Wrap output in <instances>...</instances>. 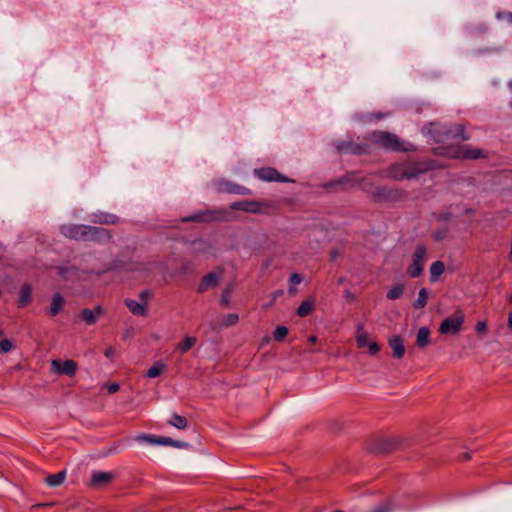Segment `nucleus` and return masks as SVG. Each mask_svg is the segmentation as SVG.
<instances>
[{"label":"nucleus","instance_id":"1","mask_svg":"<svg viewBox=\"0 0 512 512\" xmlns=\"http://www.w3.org/2000/svg\"><path fill=\"white\" fill-rule=\"evenodd\" d=\"M60 231L64 236L76 240H102L110 238L106 229L85 225H62Z\"/></svg>","mask_w":512,"mask_h":512},{"label":"nucleus","instance_id":"2","mask_svg":"<svg viewBox=\"0 0 512 512\" xmlns=\"http://www.w3.org/2000/svg\"><path fill=\"white\" fill-rule=\"evenodd\" d=\"M369 140L379 147L394 152H408L414 150V146L411 143L405 142L397 135L385 131H375L371 133Z\"/></svg>","mask_w":512,"mask_h":512},{"label":"nucleus","instance_id":"3","mask_svg":"<svg viewBox=\"0 0 512 512\" xmlns=\"http://www.w3.org/2000/svg\"><path fill=\"white\" fill-rule=\"evenodd\" d=\"M422 173V170L416 164L413 163H395L387 169V177L401 181L404 179H413L418 177Z\"/></svg>","mask_w":512,"mask_h":512},{"label":"nucleus","instance_id":"4","mask_svg":"<svg viewBox=\"0 0 512 512\" xmlns=\"http://www.w3.org/2000/svg\"><path fill=\"white\" fill-rule=\"evenodd\" d=\"M234 210H240L253 214H264L268 215L272 213L274 210V205L266 202H258V201H237L231 204L230 206Z\"/></svg>","mask_w":512,"mask_h":512},{"label":"nucleus","instance_id":"5","mask_svg":"<svg viewBox=\"0 0 512 512\" xmlns=\"http://www.w3.org/2000/svg\"><path fill=\"white\" fill-rule=\"evenodd\" d=\"M426 255L427 250L425 246L418 245L412 256V263L408 267V274L411 278H416L422 273L426 263Z\"/></svg>","mask_w":512,"mask_h":512},{"label":"nucleus","instance_id":"6","mask_svg":"<svg viewBox=\"0 0 512 512\" xmlns=\"http://www.w3.org/2000/svg\"><path fill=\"white\" fill-rule=\"evenodd\" d=\"M463 322L464 314L459 310L453 316L442 321L439 331L441 334H457L461 330Z\"/></svg>","mask_w":512,"mask_h":512},{"label":"nucleus","instance_id":"7","mask_svg":"<svg viewBox=\"0 0 512 512\" xmlns=\"http://www.w3.org/2000/svg\"><path fill=\"white\" fill-rule=\"evenodd\" d=\"M446 155L458 159H478L484 156L482 150L472 149L468 145L448 148Z\"/></svg>","mask_w":512,"mask_h":512},{"label":"nucleus","instance_id":"8","mask_svg":"<svg viewBox=\"0 0 512 512\" xmlns=\"http://www.w3.org/2000/svg\"><path fill=\"white\" fill-rule=\"evenodd\" d=\"M255 174L257 177L264 181H275V182H288L289 180L282 176L276 169L274 168H261L255 170Z\"/></svg>","mask_w":512,"mask_h":512},{"label":"nucleus","instance_id":"9","mask_svg":"<svg viewBox=\"0 0 512 512\" xmlns=\"http://www.w3.org/2000/svg\"><path fill=\"white\" fill-rule=\"evenodd\" d=\"M221 278L220 272H211L203 277L200 281L197 291L203 293L209 289L215 288L219 284Z\"/></svg>","mask_w":512,"mask_h":512},{"label":"nucleus","instance_id":"10","mask_svg":"<svg viewBox=\"0 0 512 512\" xmlns=\"http://www.w3.org/2000/svg\"><path fill=\"white\" fill-rule=\"evenodd\" d=\"M52 365L57 372L68 376H73L77 371V364L73 360H65L63 362L53 360Z\"/></svg>","mask_w":512,"mask_h":512},{"label":"nucleus","instance_id":"11","mask_svg":"<svg viewBox=\"0 0 512 512\" xmlns=\"http://www.w3.org/2000/svg\"><path fill=\"white\" fill-rule=\"evenodd\" d=\"M103 313V308L98 305L94 309H83L81 311V317L87 325H94Z\"/></svg>","mask_w":512,"mask_h":512},{"label":"nucleus","instance_id":"12","mask_svg":"<svg viewBox=\"0 0 512 512\" xmlns=\"http://www.w3.org/2000/svg\"><path fill=\"white\" fill-rule=\"evenodd\" d=\"M389 345L395 358H401L405 354L404 342L400 336L395 335L391 337Z\"/></svg>","mask_w":512,"mask_h":512},{"label":"nucleus","instance_id":"13","mask_svg":"<svg viewBox=\"0 0 512 512\" xmlns=\"http://www.w3.org/2000/svg\"><path fill=\"white\" fill-rule=\"evenodd\" d=\"M113 478V473L104 471H94L91 477V485L102 486Z\"/></svg>","mask_w":512,"mask_h":512},{"label":"nucleus","instance_id":"14","mask_svg":"<svg viewBox=\"0 0 512 512\" xmlns=\"http://www.w3.org/2000/svg\"><path fill=\"white\" fill-rule=\"evenodd\" d=\"M92 221L100 224H115L118 222V217L114 214L98 212L93 214Z\"/></svg>","mask_w":512,"mask_h":512},{"label":"nucleus","instance_id":"15","mask_svg":"<svg viewBox=\"0 0 512 512\" xmlns=\"http://www.w3.org/2000/svg\"><path fill=\"white\" fill-rule=\"evenodd\" d=\"M64 298L60 293H55L51 300V305L49 308V314L50 316H56L58 313H60L64 307Z\"/></svg>","mask_w":512,"mask_h":512},{"label":"nucleus","instance_id":"16","mask_svg":"<svg viewBox=\"0 0 512 512\" xmlns=\"http://www.w3.org/2000/svg\"><path fill=\"white\" fill-rule=\"evenodd\" d=\"M430 344V330L428 327L419 328L416 335V345L419 348H425Z\"/></svg>","mask_w":512,"mask_h":512},{"label":"nucleus","instance_id":"17","mask_svg":"<svg viewBox=\"0 0 512 512\" xmlns=\"http://www.w3.org/2000/svg\"><path fill=\"white\" fill-rule=\"evenodd\" d=\"M32 299V288L30 285L25 284L20 288L18 297V306L24 307L30 303Z\"/></svg>","mask_w":512,"mask_h":512},{"label":"nucleus","instance_id":"18","mask_svg":"<svg viewBox=\"0 0 512 512\" xmlns=\"http://www.w3.org/2000/svg\"><path fill=\"white\" fill-rule=\"evenodd\" d=\"M125 304L128 309L136 316H145L147 314V309L144 304L139 303L133 299L125 300Z\"/></svg>","mask_w":512,"mask_h":512},{"label":"nucleus","instance_id":"19","mask_svg":"<svg viewBox=\"0 0 512 512\" xmlns=\"http://www.w3.org/2000/svg\"><path fill=\"white\" fill-rule=\"evenodd\" d=\"M315 299L313 297L305 299L298 307L297 314L300 317L308 316L314 309Z\"/></svg>","mask_w":512,"mask_h":512},{"label":"nucleus","instance_id":"20","mask_svg":"<svg viewBox=\"0 0 512 512\" xmlns=\"http://www.w3.org/2000/svg\"><path fill=\"white\" fill-rule=\"evenodd\" d=\"M445 271V265L442 261H435L430 266V281L435 282Z\"/></svg>","mask_w":512,"mask_h":512},{"label":"nucleus","instance_id":"21","mask_svg":"<svg viewBox=\"0 0 512 512\" xmlns=\"http://www.w3.org/2000/svg\"><path fill=\"white\" fill-rule=\"evenodd\" d=\"M65 478H66V472L60 471L56 474L48 475L45 478V482L50 487H57L64 482Z\"/></svg>","mask_w":512,"mask_h":512},{"label":"nucleus","instance_id":"22","mask_svg":"<svg viewBox=\"0 0 512 512\" xmlns=\"http://www.w3.org/2000/svg\"><path fill=\"white\" fill-rule=\"evenodd\" d=\"M167 369V365L162 361L155 362L146 372L148 378H156Z\"/></svg>","mask_w":512,"mask_h":512},{"label":"nucleus","instance_id":"23","mask_svg":"<svg viewBox=\"0 0 512 512\" xmlns=\"http://www.w3.org/2000/svg\"><path fill=\"white\" fill-rule=\"evenodd\" d=\"M168 423L179 430H184L188 425L186 418L176 413L171 415Z\"/></svg>","mask_w":512,"mask_h":512},{"label":"nucleus","instance_id":"24","mask_svg":"<svg viewBox=\"0 0 512 512\" xmlns=\"http://www.w3.org/2000/svg\"><path fill=\"white\" fill-rule=\"evenodd\" d=\"M356 342L359 348H364L368 344V333L364 330L362 324L357 325Z\"/></svg>","mask_w":512,"mask_h":512},{"label":"nucleus","instance_id":"25","mask_svg":"<svg viewBox=\"0 0 512 512\" xmlns=\"http://www.w3.org/2000/svg\"><path fill=\"white\" fill-rule=\"evenodd\" d=\"M446 135L448 139H468V137L464 135V126L462 125H455L453 129H450L446 132Z\"/></svg>","mask_w":512,"mask_h":512},{"label":"nucleus","instance_id":"26","mask_svg":"<svg viewBox=\"0 0 512 512\" xmlns=\"http://www.w3.org/2000/svg\"><path fill=\"white\" fill-rule=\"evenodd\" d=\"M196 341V338L193 336L185 337L182 342L176 345V350L180 353H186L196 344Z\"/></svg>","mask_w":512,"mask_h":512},{"label":"nucleus","instance_id":"27","mask_svg":"<svg viewBox=\"0 0 512 512\" xmlns=\"http://www.w3.org/2000/svg\"><path fill=\"white\" fill-rule=\"evenodd\" d=\"M157 445H170V446H174V447H177V448H185L188 446V443L186 442H180V441H175L169 437H159L157 438Z\"/></svg>","mask_w":512,"mask_h":512},{"label":"nucleus","instance_id":"28","mask_svg":"<svg viewBox=\"0 0 512 512\" xmlns=\"http://www.w3.org/2000/svg\"><path fill=\"white\" fill-rule=\"evenodd\" d=\"M428 300V291L425 288L420 289L418 297L415 300L413 306L416 309H421L426 306Z\"/></svg>","mask_w":512,"mask_h":512},{"label":"nucleus","instance_id":"29","mask_svg":"<svg viewBox=\"0 0 512 512\" xmlns=\"http://www.w3.org/2000/svg\"><path fill=\"white\" fill-rule=\"evenodd\" d=\"M403 294V285L401 284H397V285H394L392 286L386 296L388 299L390 300H396V299H399Z\"/></svg>","mask_w":512,"mask_h":512},{"label":"nucleus","instance_id":"30","mask_svg":"<svg viewBox=\"0 0 512 512\" xmlns=\"http://www.w3.org/2000/svg\"><path fill=\"white\" fill-rule=\"evenodd\" d=\"M288 334V328L285 327V326H277L274 333H273V337L276 341H282Z\"/></svg>","mask_w":512,"mask_h":512},{"label":"nucleus","instance_id":"31","mask_svg":"<svg viewBox=\"0 0 512 512\" xmlns=\"http://www.w3.org/2000/svg\"><path fill=\"white\" fill-rule=\"evenodd\" d=\"M302 281H303V278H302V276L300 274L293 273L290 276V284H291V286L289 287V292L291 294L296 293V289L294 288V286L299 285Z\"/></svg>","mask_w":512,"mask_h":512},{"label":"nucleus","instance_id":"32","mask_svg":"<svg viewBox=\"0 0 512 512\" xmlns=\"http://www.w3.org/2000/svg\"><path fill=\"white\" fill-rule=\"evenodd\" d=\"M239 320V317L235 313H230L224 316L222 319V325L229 327L235 325Z\"/></svg>","mask_w":512,"mask_h":512},{"label":"nucleus","instance_id":"33","mask_svg":"<svg viewBox=\"0 0 512 512\" xmlns=\"http://www.w3.org/2000/svg\"><path fill=\"white\" fill-rule=\"evenodd\" d=\"M14 348L13 342L9 339L0 341V353H8Z\"/></svg>","mask_w":512,"mask_h":512},{"label":"nucleus","instance_id":"34","mask_svg":"<svg viewBox=\"0 0 512 512\" xmlns=\"http://www.w3.org/2000/svg\"><path fill=\"white\" fill-rule=\"evenodd\" d=\"M136 440L139 442H147L149 444L155 445L157 443V437H154L149 434H140L136 436Z\"/></svg>","mask_w":512,"mask_h":512},{"label":"nucleus","instance_id":"35","mask_svg":"<svg viewBox=\"0 0 512 512\" xmlns=\"http://www.w3.org/2000/svg\"><path fill=\"white\" fill-rule=\"evenodd\" d=\"M496 18L498 20L506 19L508 23L512 24V12H497Z\"/></svg>","mask_w":512,"mask_h":512},{"label":"nucleus","instance_id":"36","mask_svg":"<svg viewBox=\"0 0 512 512\" xmlns=\"http://www.w3.org/2000/svg\"><path fill=\"white\" fill-rule=\"evenodd\" d=\"M369 349V354L375 355L379 352L380 347L376 342H368L367 346Z\"/></svg>","mask_w":512,"mask_h":512},{"label":"nucleus","instance_id":"37","mask_svg":"<svg viewBox=\"0 0 512 512\" xmlns=\"http://www.w3.org/2000/svg\"><path fill=\"white\" fill-rule=\"evenodd\" d=\"M207 217L204 214H195L189 218L183 219V221H206Z\"/></svg>","mask_w":512,"mask_h":512},{"label":"nucleus","instance_id":"38","mask_svg":"<svg viewBox=\"0 0 512 512\" xmlns=\"http://www.w3.org/2000/svg\"><path fill=\"white\" fill-rule=\"evenodd\" d=\"M475 329L477 333H484L487 330L486 321H478Z\"/></svg>","mask_w":512,"mask_h":512},{"label":"nucleus","instance_id":"39","mask_svg":"<svg viewBox=\"0 0 512 512\" xmlns=\"http://www.w3.org/2000/svg\"><path fill=\"white\" fill-rule=\"evenodd\" d=\"M115 354H116V351H115V348H114V347H108V348L104 351V355H105V357H107V358H108V359H110L111 361H113Z\"/></svg>","mask_w":512,"mask_h":512},{"label":"nucleus","instance_id":"40","mask_svg":"<svg viewBox=\"0 0 512 512\" xmlns=\"http://www.w3.org/2000/svg\"><path fill=\"white\" fill-rule=\"evenodd\" d=\"M390 511H391L390 505L382 504V505L378 506L377 508H375L374 510H372L371 512H390Z\"/></svg>","mask_w":512,"mask_h":512},{"label":"nucleus","instance_id":"41","mask_svg":"<svg viewBox=\"0 0 512 512\" xmlns=\"http://www.w3.org/2000/svg\"><path fill=\"white\" fill-rule=\"evenodd\" d=\"M119 384L118 383H110L107 385V390L110 394H114L119 390Z\"/></svg>","mask_w":512,"mask_h":512},{"label":"nucleus","instance_id":"42","mask_svg":"<svg viewBox=\"0 0 512 512\" xmlns=\"http://www.w3.org/2000/svg\"><path fill=\"white\" fill-rule=\"evenodd\" d=\"M226 190L232 193L244 194V191H242V189L238 186H231L226 188Z\"/></svg>","mask_w":512,"mask_h":512},{"label":"nucleus","instance_id":"43","mask_svg":"<svg viewBox=\"0 0 512 512\" xmlns=\"http://www.w3.org/2000/svg\"><path fill=\"white\" fill-rule=\"evenodd\" d=\"M221 304L226 305L228 303V298L225 295H222L221 297Z\"/></svg>","mask_w":512,"mask_h":512},{"label":"nucleus","instance_id":"44","mask_svg":"<svg viewBox=\"0 0 512 512\" xmlns=\"http://www.w3.org/2000/svg\"><path fill=\"white\" fill-rule=\"evenodd\" d=\"M508 327L512 329V312L508 316Z\"/></svg>","mask_w":512,"mask_h":512},{"label":"nucleus","instance_id":"45","mask_svg":"<svg viewBox=\"0 0 512 512\" xmlns=\"http://www.w3.org/2000/svg\"><path fill=\"white\" fill-rule=\"evenodd\" d=\"M434 124L433 123H430L429 124V127H424L423 131L424 132H427V133H431V127H433Z\"/></svg>","mask_w":512,"mask_h":512},{"label":"nucleus","instance_id":"46","mask_svg":"<svg viewBox=\"0 0 512 512\" xmlns=\"http://www.w3.org/2000/svg\"><path fill=\"white\" fill-rule=\"evenodd\" d=\"M316 341H317V337H316V336H310V337H309V342H310V343H312V344H313V343H315Z\"/></svg>","mask_w":512,"mask_h":512},{"label":"nucleus","instance_id":"47","mask_svg":"<svg viewBox=\"0 0 512 512\" xmlns=\"http://www.w3.org/2000/svg\"><path fill=\"white\" fill-rule=\"evenodd\" d=\"M282 294V291H276L274 293V298H276L277 296L281 295Z\"/></svg>","mask_w":512,"mask_h":512},{"label":"nucleus","instance_id":"48","mask_svg":"<svg viewBox=\"0 0 512 512\" xmlns=\"http://www.w3.org/2000/svg\"><path fill=\"white\" fill-rule=\"evenodd\" d=\"M147 294H148V293H147L146 291H144V292H142V293L140 294V296H141L142 298H144V297H146V296H147Z\"/></svg>","mask_w":512,"mask_h":512},{"label":"nucleus","instance_id":"49","mask_svg":"<svg viewBox=\"0 0 512 512\" xmlns=\"http://www.w3.org/2000/svg\"><path fill=\"white\" fill-rule=\"evenodd\" d=\"M469 458H470L469 454H467V453H466V454H465V456H464V459H466V460H467V459H469Z\"/></svg>","mask_w":512,"mask_h":512},{"label":"nucleus","instance_id":"50","mask_svg":"<svg viewBox=\"0 0 512 512\" xmlns=\"http://www.w3.org/2000/svg\"><path fill=\"white\" fill-rule=\"evenodd\" d=\"M346 296H347V297H350V296H351L350 292H348V291H347V292H346Z\"/></svg>","mask_w":512,"mask_h":512}]
</instances>
